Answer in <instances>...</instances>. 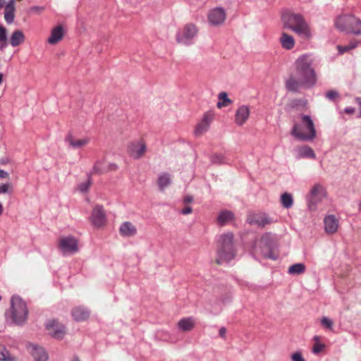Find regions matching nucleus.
Returning a JSON list of instances; mask_svg holds the SVG:
<instances>
[{
    "label": "nucleus",
    "mask_w": 361,
    "mask_h": 361,
    "mask_svg": "<svg viewBox=\"0 0 361 361\" xmlns=\"http://www.w3.org/2000/svg\"><path fill=\"white\" fill-rule=\"evenodd\" d=\"M281 21L285 29L293 31L300 39L308 40L312 37L310 26L301 14L284 11L281 15Z\"/></svg>",
    "instance_id": "f257e3e1"
},
{
    "label": "nucleus",
    "mask_w": 361,
    "mask_h": 361,
    "mask_svg": "<svg viewBox=\"0 0 361 361\" xmlns=\"http://www.w3.org/2000/svg\"><path fill=\"white\" fill-rule=\"evenodd\" d=\"M313 62V57L308 54L300 56L295 61V75L302 80L307 88L312 87L317 82Z\"/></svg>",
    "instance_id": "f03ea898"
},
{
    "label": "nucleus",
    "mask_w": 361,
    "mask_h": 361,
    "mask_svg": "<svg viewBox=\"0 0 361 361\" xmlns=\"http://www.w3.org/2000/svg\"><path fill=\"white\" fill-rule=\"evenodd\" d=\"M235 255L233 233L227 232L219 235L217 238L216 262L219 264L228 263L234 259Z\"/></svg>",
    "instance_id": "7ed1b4c3"
},
{
    "label": "nucleus",
    "mask_w": 361,
    "mask_h": 361,
    "mask_svg": "<svg viewBox=\"0 0 361 361\" xmlns=\"http://www.w3.org/2000/svg\"><path fill=\"white\" fill-rule=\"evenodd\" d=\"M299 124L294 123L291 130V135L301 141H312L316 137L317 132L314 123L310 116L301 115Z\"/></svg>",
    "instance_id": "20e7f679"
},
{
    "label": "nucleus",
    "mask_w": 361,
    "mask_h": 361,
    "mask_svg": "<svg viewBox=\"0 0 361 361\" xmlns=\"http://www.w3.org/2000/svg\"><path fill=\"white\" fill-rule=\"evenodd\" d=\"M335 25L342 32L361 35V20L353 15L339 16L335 20Z\"/></svg>",
    "instance_id": "39448f33"
},
{
    "label": "nucleus",
    "mask_w": 361,
    "mask_h": 361,
    "mask_svg": "<svg viewBox=\"0 0 361 361\" xmlns=\"http://www.w3.org/2000/svg\"><path fill=\"white\" fill-rule=\"evenodd\" d=\"M23 300L20 295H13L11 298L9 309L5 312L6 322L10 324L21 325Z\"/></svg>",
    "instance_id": "423d86ee"
},
{
    "label": "nucleus",
    "mask_w": 361,
    "mask_h": 361,
    "mask_svg": "<svg viewBox=\"0 0 361 361\" xmlns=\"http://www.w3.org/2000/svg\"><path fill=\"white\" fill-rule=\"evenodd\" d=\"M197 33L198 29L194 23H186L177 31L176 35V42L184 46L192 45L195 43Z\"/></svg>",
    "instance_id": "0eeeda50"
},
{
    "label": "nucleus",
    "mask_w": 361,
    "mask_h": 361,
    "mask_svg": "<svg viewBox=\"0 0 361 361\" xmlns=\"http://www.w3.org/2000/svg\"><path fill=\"white\" fill-rule=\"evenodd\" d=\"M262 254L266 258L276 260L279 255L276 252V245L274 236L267 233L261 238Z\"/></svg>",
    "instance_id": "6e6552de"
},
{
    "label": "nucleus",
    "mask_w": 361,
    "mask_h": 361,
    "mask_svg": "<svg viewBox=\"0 0 361 361\" xmlns=\"http://www.w3.org/2000/svg\"><path fill=\"white\" fill-rule=\"evenodd\" d=\"M325 196V190L321 184H315L312 186L309 194L306 197L308 208L311 211L317 209V204Z\"/></svg>",
    "instance_id": "1a4fd4ad"
},
{
    "label": "nucleus",
    "mask_w": 361,
    "mask_h": 361,
    "mask_svg": "<svg viewBox=\"0 0 361 361\" xmlns=\"http://www.w3.org/2000/svg\"><path fill=\"white\" fill-rule=\"evenodd\" d=\"M59 248L63 255H71L78 251V243L75 238L66 236L59 241Z\"/></svg>",
    "instance_id": "9d476101"
},
{
    "label": "nucleus",
    "mask_w": 361,
    "mask_h": 361,
    "mask_svg": "<svg viewBox=\"0 0 361 361\" xmlns=\"http://www.w3.org/2000/svg\"><path fill=\"white\" fill-rule=\"evenodd\" d=\"M27 352L32 356L34 361H47L49 354L47 350L37 343H27L25 345Z\"/></svg>",
    "instance_id": "9b49d317"
},
{
    "label": "nucleus",
    "mask_w": 361,
    "mask_h": 361,
    "mask_svg": "<svg viewBox=\"0 0 361 361\" xmlns=\"http://www.w3.org/2000/svg\"><path fill=\"white\" fill-rule=\"evenodd\" d=\"M45 327L49 334L55 339L63 338L66 334L65 326L56 319L47 320Z\"/></svg>",
    "instance_id": "f8f14e48"
},
{
    "label": "nucleus",
    "mask_w": 361,
    "mask_h": 361,
    "mask_svg": "<svg viewBox=\"0 0 361 361\" xmlns=\"http://www.w3.org/2000/svg\"><path fill=\"white\" fill-rule=\"evenodd\" d=\"M274 221L265 213L250 214L247 218V222L250 225H256L258 227L264 228L271 224Z\"/></svg>",
    "instance_id": "ddd939ff"
},
{
    "label": "nucleus",
    "mask_w": 361,
    "mask_h": 361,
    "mask_svg": "<svg viewBox=\"0 0 361 361\" xmlns=\"http://www.w3.org/2000/svg\"><path fill=\"white\" fill-rule=\"evenodd\" d=\"M226 19V12L221 7H216L211 10L208 14V20L210 24L213 25H219L222 24Z\"/></svg>",
    "instance_id": "4468645a"
},
{
    "label": "nucleus",
    "mask_w": 361,
    "mask_h": 361,
    "mask_svg": "<svg viewBox=\"0 0 361 361\" xmlns=\"http://www.w3.org/2000/svg\"><path fill=\"white\" fill-rule=\"evenodd\" d=\"M91 221L94 226L97 228L104 225L106 222V215L102 206L97 205L93 209Z\"/></svg>",
    "instance_id": "2eb2a0df"
},
{
    "label": "nucleus",
    "mask_w": 361,
    "mask_h": 361,
    "mask_svg": "<svg viewBox=\"0 0 361 361\" xmlns=\"http://www.w3.org/2000/svg\"><path fill=\"white\" fill-rule=\"evenodd\" d=\"M146 151V145L142 141L133 142L128 146V152L131 157L140 159Z\"/></svg>",
    "instance_id": "dca6fc26"
},
{
    "label": "nucleus",
    "mask_w": 361,
    "mask_h": 361,
    "mask_svg": "<svg viewBox=\"0 0 361 361\" xmlns=\"http://www.w3.org/2000/svg\"><path fill=\"white\" fill-rule=\"evenodd\" d=\"M213 120V114L206 112L201 121L197 125L195 133L196 135H202L206 133Z\"/></svg>",
    "instance_id": "f3484780"
},
{
    "label": "nucleus",
    "mask_w": 361,
    "mask_h": 361,
    "mask_svg": "<svg viewBox=\"0 0 361 361\" xmlns=\"http://www.w3.org/2000/svg\"><path fill=\"white\" fill-rule=\"evenodd\" d=\"M250 110L248 106L241 105L236 110L235 114V123L238 126H243L248 119Z\"/></svg>",
    "instance_id": "a211bd4d"
},
{
    "label": "nucleus",
    "mask_w": 361,
    "mask_h": 361,
    "mask_svg": "<svg viewBox=\"0 0 361 361\" xmlns=\"http://www.w3.org/2000/svg\"><path fill=\"white\" fill-rule=\"evenodd\" d=\"M235 215L233 212L229 210L221 211L216 218V223L219 226H225L234 220Z\"/></svg>",
    "instance_id": "6ab92c4d"
},
{
    "label": "nucleus",
    "mask_w": 361,
    "mask_h": 361,
    "mask_svg": "<svg viewBox=\"0 0 361 361\" xmlns=\"http://www.w3.org/2000/svg\"><path fill=\"white\" fill-rule=\"evenodd\" d=\"M286 87L289 91L296 92L299 91L300 87H305V85L302 80L295 75V77L290 76L286 81Z\"/></svg>",
    "instance_id": "aec40b11"
},
{
    "label": "nucleus",
    "mask_w": 361,
    "mask_h": 361,
    "mask_svg": "<svg viewBox=\"0 0 361 361\" xmlns=\"http://www.w3.org/2000/svg\"><path fill=\"white\" fill-rule=\"evenodd\" d=\"M71 313L73 318L78 322L84 321L90 316V311L82 306L75 307Z\"/></svg>",
    "instance_id": "412c9836"
},
{
    "label": "nucleus",
    "mask_w": 361,
    "mask_h": 361,
    "mask_svg": "<svg viewBox=\"0 0 361 361\" xmlns=\"http://www.w3.org/2000/svg\"><path fill=\"white\" fill-rule=\"evenodd\" d=\"M325 231L328 233H334L338 229V220L334 215L327 216L324 219Z\"/></svg>",
    "instance_id": "4be33fe9"
},
{
    "label": "nucleus",
    "mask_w": 361,
    "mask_h": 361,
    "mask_svg": "<svg viewBox=\"0 0 361 361\" xmlns=\"http://www.w3.org/2000/svg\"><path fill=\"white\" fill-rule=\"evenodd\" d=\"M136 228L129 221L123 223L120 226V233L123 236L131 237L136 234Z\"/></svg>",
    "instance_id": "5701e85b"
},
{
    "label": "nucleus",
    "mask_w": 361,
    "mask_h": 361,
    "mask_svg": "<svg viewBox=\"0 0 361 361\" xmlns=\"http://www.w3.org/2000/svg\"><path fill=\"white\" fill-rule=\"evenodd\" d=\"M63 34L64 32L62 26H56L51 30V35L48 39V42L51 44H56L62 39Z\"/></svg>",
    "instance_id": "b1692460"
},
{
    "label": "nucleus",
    "mask_w": 361,
    "mask_h": 361,
    "mask_svg": "<svg viewBox=\"0 0 361 361\" xmlns=\"http://www.w3.org/2000/svg\"><path fill=\"white\" fill-rule=\"evenodd\" d=\"M280 42L283 48L290 50L292 49L295 46V39L293 37L287 34L286 32H283L280 37Z\"/></svg>",
    "instance_id": "393cba45"
},
{
    "label": "nucleus",
    "mask_w": 361,
    "mask_h": 361,
    "mask_svg": "<svg viewBox=\"0 0 361 361\" xmlns=\"http://www.w3.org/2000/svg\"><path fill=\"white\" fill-rule=\"evenodd\" d=\"M171 183V175L168 173H161L157 180V184L161 191H164Z\"/></svg>",
    "instance_id": "a878e982"
},
{
    "label": "nucleus",
    "mask_w": 361,
    "mask_h": 361,
    "mask_svg": "<svg viewBox=\"0 0 361 361\" xmlns=\"http://www.w3.org/2000/svg\"><path fill=\"white\" fill-rule=\"evenodd\" d=\"M66 142L68 143L69 146L73 148H80L83 146L86 145L89 142V139H80V140H74L71 135H68L66 137Z\"/></svg>",
    "instance_id": "bb28decb"
},
{
    "label": "nucleus",
    "mask_w": 361,
    "mask_h": 361,
    "mask_svg": "<svg viewBox=\"0 0 361 361\" xmlns=\"http://www.w3.org/2000/svg\"><path fill=\"white\" fill-rule=\"evenodd\" d=\"M105 159H98L95 161L91 174H103L106 172Z\"/></svg>",
    "instance_id": "cd10ccee"
},
{
    "label": "nucleus",
    "mask_w": 361,
    "mask_h": 361,
    "mask_svg": "<svg viewBox=\"0 0 361 361\" xmlns=\"http://www.w3.org/2000/svg\"><path fill=\"white\" fill-rule=\"evenodd\" d=\"M4 18H5V20L8 23H11L13 21V19H14V5H13V2L12 1H10L5 6Z\"/></svg>",
    "instance_id": "c85d7f7f"
},
{
    "label": "nucleus",
    "mask_w": 361,
    "mask_h": 361,
    "mask_svg": "<svg viewBox=\"0 0 361 361\" xmlns=\"http://www.w3.org/2000/svg\"><path fill=\"white\" fill-rule=\"evenodd\" d=\"M298 154L300 157H306L315 159L316 154L314 150L307 145H304L298 149Z\"/></svg>",
    "instance_id": "c756f323"
},
{
    "label": "nucleus",
    "mask_w": 361,
    "mask_h": 361,
    "mask_svg": "<svg viewBox=\"0 0 361 361\" xmlns=\"http://www.w3.org/2000/svg\"><path fill=\"white\" fill-rule=\"evenodd\" d=\"M194 320L192 317L184 318L180 320L178 325L179 328L184 331H189L194 327Z\"/></svg>",
    "instance_id": "7c9ffc66"
},
{
    "label": "nucleus",
    "mask_w": 361,
    "mask_h": 361,
    "mask_svg": "<svg viewBox=\"0 0 361 361\" xmlns=\"http://www.w3.org/2000/svg\"><path fill=\"white\" fill-rule=\"evenodd\" d=\"M218 98L219 101L217 103V107L221 109L222 107H226L232 104V100L228 97V94L226 92H221Z\"/></svg>",
    "instance_id": "2f4dec72"
},
{
    "label": "nucleus",
    "mask_w": 361,
    "mask_h": 361,
    "mask_svg": "<svg viewBox=\"0 0 361 361\" xmlns=\"http://www.w3.org/2000/svg\"><path fill=\"white\" fill-rule=\"evenodd\" d=\"M281 202L284 208L289 209L293 204V199L291 194L285 192L281 197Z\"/></svg>",
    "instance_id": "473e14b6"
},
{
    "label": "nucleus",
    "mask_w": 361,
    "mask_h": 361,
    "mask_svg": "<svg viewBox=\"0 0 361 361\" xmlns=\"http://www.w3.org/2000/svg\"><path fill=\"white\" fill-rule=\"evenodd\" d=\"M305 270V266L302 263L293 264L288 268V273L293 275L302 274Z\"/></svg>",
    "instance_id": "72a5a7b5"
},
{
    "label": "nucleus",
    "mask_w": 361,
    "mask_h": 361,
    "mask_svg": "<svg viewBox=\"0 0 361 361\" xmlns=\"http://www.w3.org/2000/svg\"><path fill=\"white\" fill-rule=\"evenodd\" d=\"M16 357L11 356L5 346L0 345V361H15Z\"/></svg>",
    "instance_id": "f704fd0d"
},
{
    "label": "nucleus",
    "mask_w": 361,
    "mask_h": 361,
    "mask_svg": "<svg viewBox=\"0 0 361 361\" xmlns=\"http://www.w3.org/2000/svg\"><path fill=\"white\" fill-rule=\"evenodd\" d=\"M23 37V33L21 31H16L13 33L10 42L13 47H16L20 44V39Z\"/></svg>",
    "instance_id": "c9c22d12"
},
{
    "label": "nucleus",
    "mask_w": 361,
    "mask_h": 361,
    "mask_svg": "<svg viewBox=\"0 0 361 361\" xmlns=\"http://www.w3.org/2000/svg\"><path fill=\"white\" fill-rule=\"evenodd\" d=\"M6 46H7L6 30L2 25H0V49H3Z\"/></svg>",
    "instance_id": "e433bc0d"
},
{
    "label": "nucleus",
    "mask_w": 361,
    "mask_h": 361,
    "mask_svg": "<svg viewBox=\"0 0 361 361\" xmlns=\"http://www.w3.org/2000/svg\"><path fill=\"white\" fill-rule=\"evenodd\" d=\"M321 324L323 327L328 329L329 330H332L333 329V322L331 319L326 317H323L321 319Z\"/></svg>",
    "instance_id": "4c0bfd02"
},
{
    "label": "nucleus",
    "mask_w": 361,
    "mask_h": 361,
    "mask_svg": "<svg viewBox=\"0 0 361 361\" xmlns=\"http://www.w3.org/2000/svg\"><path fill=\"white\" fill-rule=\"evenodd\" d=\"M211 161L213 164H221L224 163V157L221 154H215L211 157Z\"/></svg>",
    "instance_id": "58836bf2"
},
{
    "label": "nucleus",
    "mask_w": 361,
    "mask_h": 361,
    "mask_svg": "<svg viewBox=\"0 0 361 361\" xmlns=\"http://www.w3.org/2000/svg\"><path fill=\"white\" fill-rule=\"evenodd\" d=\"M91 185L90 178L86 182L81 183L78 185V190L82 192H85L89 190Z\"/></svg>",
    "instance_id": "ea45409f"
},
{
    "label": "nucleus",
    "mask_w": 361,
    "mask_h": 361,
    "mask_svg": "<svg viewBox=\"0 0 361 361\" xmlns=\"http://www.w3.org/2000/svg\"><path fill=\"white\" fill-rule=\"evenodd\" d=\"M338 97V92L336 90H330L326 93V98L330 101H334Z\"/></svg>",
    "instance_id": "a19ab883"
},
{
    "label": "nucleus",
    "mask_w": 361,
    "mask_h": 361,
    "mask_svg": "<svg viewBox=\"0 0 361 361\" xmlns=\"http://www.w3.org/2000/svg\"><path fill=\"white\" fill-rule=\"evenodd\" d=\"M325 348V345L322 343H316L312 348V352L314 354H318L322 352Z\"/></svg>",
    "instance_id": "79ce46f5"
},
{
    "label": "nucleus",
    "mask_w": 361,
    "mask_h": 361,
    "mask_svg": "<svg viewBox=\"0 0 361 361\" xmlns=\"http://www.w3.org/2000/svg\"><path fill=\"white\" fill-rule=\"evenodd\" d=\"M11 189V185L9 183L2 184L0 185V194L7 193Z\"/></svg>",
    "instance_id": "37998d69"
},
{
    "label": "nucleus",
    "mask_w": 361,
    "mask_h": 361,
    "mask_svg": "<svg viewBox=\"0 0 361 361\" xmlns=\"http://www.w3.org/2000/svg\"><path fill=\"white\" fill-rule=\"evenodd\" d=\"M292 361H305L301 353H295L292 355Z\"/></svg>",
    "instance_id": "c03bdc74"
},
{
    "label": "nucleus",
    "mask_w": 361,
    "mask_h": 361,
    "mask_svg": "<svg viewBox=\"0 0 361 361\" xmlns=\"http://www.w3.org/2000/svg\"><path fill=\"white\" fill-rule=\"evenodd\" d=\"M337 49H338L339 54H343L350 51V48H349V47H348V45H345V46L338 45L337 47Z\"/></svg>",
    "instance_id": "a18cd8bd"
},
{
    "label": "nucleus",
    "mask_w": 361,
    "mask_h": 361,
    "mask_svg": "<svg viewBox=\"0 0 361 361\" xmlns=\"http://www.w3.org/2000/svg\"><path fill=\"white\" fill-rule=\"evenodd\" d=\"M106 172L109 171H116L118 169V166L114 163H110L106 167Z\"/></svg>",
    "instance_id": "49530a36"
},
{
    "label": "nucleus",
    "mask_w": 361,
    "mask_h": 361,
    "mask_svg": "<svg viewBox=\"0 0 361 361\" xmlns=\"http://www.w3.org/2000/svg\"><path fill=\"white\" fill-rule=\"evenodd\" d=\"M43 9H44V8H43V7H39V6H33V7H32V8L29 10V13H35V12L39 13V12H41Z\"/></svg>",
    "instance_id": "de8ad7c7"
},
{
    "label": "nucleus",
    "mask_w": 361,
    "mask_h": 361,
    "mask_svg": "<svg viewBox=\"0 0 361 361\" xmlns=\"http://www.w3.org/2000/svg\"><path fill=\"white\" fill-rule=\"evenodd\" d=\"M192 212V208L190 207H186L182 209L181 214L184 215L189 214Z\"/></svg>",
    "instance_id": "09e8293b"
},
{
    "label": "nucleus",
    "mask_w": 361,
    "mask_h": 361,
    "mask_svg": "<svg viewBox=\"0 0 361 361\" xmlns=\"http://www.w3.org/2000/svg\"><path fill=\"white\" fill-rule=\"evenodd\" d=\"M192 200H193V197L192 195H187L184 197L183 202L185 204H188V203L192 202Z\"/></svg>",
    "instance_id": "8fccbe9b"
},
{
    "label": "nucleus",
    "mask_w": 361,
    "mask_h": 361,
    "mask_svg": "<svg viewBox=\"0 0 361 361\" xmlns=\"http://www.w3.org/2000/svg\"><path fill=\"white\" fill-rule=\"evenodd\" d=\"M226 329L225 327H221L220 329H219V336L221 337V338H224L225 336H226Z\"/></svg>",
    "instance_id": "3c124183"
},
{
    "label": "nucleus",
    "mask_w": 361,
    "mask_h": 361,
    "mask_svg": "<svg viewBox=\"0 0 361 361\" xmlns=\"http://www.w3.org/2000/svg\"><path fill=\"white\" fill-rule=\"evenodd\" d=\"M344 111L346 113V114H352L355 112V109L353 108V107H350V106H348V107H346L345 109H344Z\"/></svg>",
    "instance_id": "603ef678"
},
{
    "label": "nucleus",
    "mask_w": 361,
    "mask_h": 361,
    "mask_svg": "<svg viewBox=\"0 0 361 361\" xmlns=\"http://www.w3.org/2000/svg\"><path fill=\"white\" fill-rule=\"evenodd\" d=\"M8 176V173L4 170L0 169V178H6Z\"/></svg>",
    "instance_id": "864d4df0"
},
{
    "label": "nucleus",
    "mask_w": 361,
    "mask_h": 361,
    "mask_svg": "<svg viewBox=\"0 0 361 361\" xmlns=\"http://www.w3.org/2000/svg\"><path fill=\"white\" fill-rule=\"evenodd\" d=\"M357 42H350L349 43V44L348 45V47H349L350 50H351V49L355 48L357 47Z\"/></svg>",
    "instance_id": "5fc2aeb1"
},
{
    "label": "nucleus",
    "mask_w": 361,
    "mask_h": 361,
    "mask_svg": "<svg viewBox=\"0 0 361 361\" xmlns=\"http://www.w3.org/2000/svg\"><path fill=\"white\" fill-rule=\"evenodd\" d=\"M27 314V310L24 308V313H23V315H24V320H25V319H26Z\"/></svg>",
    "instance_id": "6e6d98bb"
},
{
    "label": "nucleus",
    "mask_w": 361,
    "mask_h": 361,
    "mask_svg": "<svg viewBox=\"0 0 361 361\" xmlns=\"http://www.w3.org/2000/svg\"><path fill=\"white\" fill-rule=\"evenodd\" d=\"M3 5H4V1L0 0V8L3 7Z\"/></svg>",
    "instance_id": "4d7b16f0"
},
{
    "label": "nucleus",
    "mask_w": 361,
    "mask_h": 361,
    "mask_svg": "<svg viewBox=\"0 0 361 361\" xmlns=\"http://www.w3.org/2000/svg\"><path fill=\"white\" fill-rule=\"evenodd\" d=\"M2 212H3V207H2L1 204L0 203V215L1 214Z\"/></svg>",
    "instance_id": "13d9d810"
},
{
    "label": "nucleus",
    "mask_w": 361,
    "mask_h": 361,
    "mask_svg": "<svg viewBox=\"0 0 361 361\" xmlns=\"http://www.w3.org/2000/svg\"><path fill=\"white\" fill-rule=\"evenodd\" d=\"M72 361H80L78 357H75L73 359Z\"/></svg>",
    "instance_id": "bf43d9fd"
},
{
    "label": "nucleus",
    "mask_w": 361,
    "mask_h": 361,
    "mask_svg": "<svg viewBox=\"0 0 361 361\" xmlns=\"http://www.w3.org/2000/svg\"><path fill=\"white\" fill-rule=\"evenodd\" d=\"M1 82H2V75L0 74V85L1 84Z\"/></svg>",
    "instance_id": "052dcab7"
},
{
    "label": "nucleus",
    "mask_w": 361,
    "mask_h": 361,
    "mask_svg": "<svg viewBox=\"0 0 361 361\" xmlns=\"http://www.w3.org/2000/svg\"><path fill=\"white\" fill-rule=\"evenodd\" d=\"M314 339L315 341H318L319 339V336H314Z\"/></svg>",
    "instance_id": "680f3d73"
},
{
    "label": "nucleus",
    "mask_w": 361,
    "mask_h": 361,
    "mask_svg": "<svg viewBox=\"0 0 361 361\" xmlns=\"http://www.w3.org/2000/svg\"><path fill=\"white\" fill-rule=\"evenodd\" d=\"M359 207H360V210H361V201H360V203L359 204Z\"/></svg>",
    "instance_id": "e2e57ef3"
},
{
    "label": "nucleus",
    "mask_w": 361,
    "mask_h": 361,
    "mask_svg": "<svg viewBox=\"0 0 361 361\" xmlns=\"http://www.w3.org/2000/svg\"><path fill=\"white\" fill-rule=\"evenodd\" d=\"M344 23H345V24H349V22L345 21Z\"/></svg>",
    "instance_id": "0e129e2a"
},
{
    "label": "nucleus",
    "mask_w": 361,
    "mask_h": 361,
    "mask_svg": "<svg viewBox=\"0 0 361 361\" xmlns=\"http://www.w3.org/2000/svg\"><path fill=\"white\" fill-rule=\"evenodd\" d=\"M1 300V296L0 295V300Z\"/></svg>",
    "instance_id": "69168bd1"
}]
</instances>
